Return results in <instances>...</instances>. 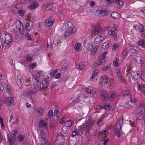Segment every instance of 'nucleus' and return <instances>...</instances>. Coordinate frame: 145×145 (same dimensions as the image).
Wrapping results in <instances>:
<instances>
[{
	"label": "nucleus",
	"instance_id": "f257e3e1",
	"mask_svg": "<svg viewBox=\"0 0 145 145\" xmlns=\"http://www.w3.org/2000/svg\"><path fill=\"white\" fill-rule=\"evenodd\" d=\"M2 46L4 49H6L8 47L12 41L11 36L9 34H6L5 36V39H2Z\"/></svg>",
	"mask_w": 145,
	"mask_h": 145
},
{
	"label": "nucleus",
	"instance_id": "f03ea898",
	"mask_svg": "<svg viewBox=\"0 0 145 145\" xmlns=\"http://www.w3.org/2000/svg\"><path fill=\"white\" fill-rule=\"evenodd\" d=\"M144 73V71H133L131 73V76L132 78L134 80H137L139 78L142 79Z\"/></svg>",
	"mask_w": 145,
	"mask_h": 145
},
{
	"label": "nucleus",
	"instance_id": "7ed1b4c3",
	"mask_svg": "<svg viewBox=\"0 0 145 145\" xmlns=\"http://www.w3.org/2000/svg\"><path fill=\"white\" fill-rule=\"evenodd\" d=\"M105 38V33L103 32H101L95 39L94 42L96 44H99L101 41L104 40Z\"/></svg>",
	"mask_w": 145,
	"mask_h": 145
},
{
	"label": "nucleus",
	"instance_id": "20e7f679",
	"mask_svg": "<svg viewBox=\"0 0 145 145\" xmlns=\"http://www.w3.org/2000/svg\"><path fill=\"white\" fill-rule=\"evenodd\" d=\"M50 80V78L48 76H46L45 78V84H43L42 82H40L39 86L41 88H42V90L47 88L49 85L48 82Z\"/></svg>",
	"mask_w": 145,
	"mask_h": 145
},
{
	"label": "nucleus",
	"instance_id": "39448f33",
	"mask_svg": "<svg viewBox=\"0 0 145 145\" xmlns=\"http://www.w3.org/2000/svg\"><path fill=\"white\" fill-rule=\"evenodd\" d=\"M93 124L91 117L89 116L86 119V124L84 125L86 127V129H91Z\"/></svg>",
	"mask_w": 145,
	"mask_h": 145
},
{
	"label": "nucleus",
	"instance_id": "423d86ee",
	"mask_svg": "<svg viewBox=\"0 0 145 145\" xmlns=\"http://www.w3.org/2000/svg\"><path fill=\"white\" fill-rule=\"evenodd\" d=\"M33 82L34 88L37 92L39 90L40 91L42 90V88H41L39 86L40 82L36 78H34L33 79Z\"/></svg>",
	"mask_w": 145,
	"mask_h": 145
},
{
	"label": "nucleus",
	"instance_id": "0eeeda50",
	"mask_svg": "<svg viewBox=\"0 0 145 145\" xmlns=\"http://www.w3.org/2000/svg\"><path fill=\"white\" fill-rule=\"evenodd\" d=\"M72 25V23L70 21H68L66 24H63L61 27V29L63 31L69 29Z\"/></svg>",
	"mask_w": 145,
	"mask_h": 145
},
{
	"label": "nucleus",
	"instance_id": "6e6552de",
	"mask_svg": "<svg viewBox=\"0 0 145 145\" xmlns=\"http://www.w3.org/2000/svg\"><path fill=\"white\" fill-rule=\"evenodd\" d=\"M8 140V142L10 144L9 145H12L14 143V140L16 139V137L12 136L10 134H8L7 136Z\"/></svg>",
	"mask_w": 145,
	"mask_h": 145
},
{
	"label": "nucleus",
	"instance_id": "1a4fd4ad",
	"mask_svg": "<svg viewBox=\"0 0 145 145\" xmlns=\"http://www.w3.org/2000/svg\"><path fill=\"white\" fill-rule=\"evenodd\" d=\"M54 21L52 19L48 18L45 20L44 22L45 26L46 27H49L53 25Z\"/></svg>",
	"mask_w": 145,
	"mask_h": 145
},
{
	"label": "nucleus",
	"instance_id": "9d476101",
	"mask_svg": "<svg viewBox=\"0 0 145 145\" xmlns=\"http://www.w3.org/2000/svg\"><path fill=\"white\" fill-rule=\"evenodd\" d=\"M38 132L39 134V137L40 140H41V139L42 140H45V136L44 132L43 130L39 129L38 130Z\"/></svg>",
	"mask_w": 145,
	"mask_h": 145
},
{
	"label": "nucleus",
	"instance_id": "9b49d317",
	"mask_svg": "<svg viewBox=\"0 0 145 145\" xmlns=\"http://www.w3.org/2000/svg\"><path fill=\"white\" fill-rule=\"evenodd\" d=\"M14 99L12 97H7L5 99V103L8 104V106H10L12 105L13 103Z\"/></svg>",
	"mask_w": 145,
	"mask_h": 145
},
{
	"label": "nucleus",
	"instance_id": "f8f14e48",
	"mask_svg": "<svg viewBox=\"0 0 145 145\" xmlns=\"http://www.w3.org/2000/svg\"><path fill=\"white\" fill-rule=\"evenodd\" d=\"M39 4L36 1H34L29 7L30 10H33L36 9L38 7Z\"/></svg>",
	"mask_w": 145,
	"mask_h": 145
},
{
	"label": "nucleus",
	"instance_id": "ddd939ff",
	"mask_svg": "<svg viewBox=\"0 0 145 145\" xmlns=\"http://www.w3.org/2000/svg\"><path fill=\"white\" fill-rule=\"evenodd\" d=\"M94 29L95 31V34H96L100 33L101 32V33L102 32L101 31L103 30V28L102 27L97 25L95 27Z\"/></svg>",
	"mask_w": 145,
	"mask_h": 145
},
{
	"label": "nucleus",
	"instance_id": "4468645a",
	"mask_svg": "<svg viewBox=\"0 0 145 145\" xmlns=\"http://www.w3.org/2000/svg\"><path fill=\"white\" fill-rule=\"evenodd\" d=\"M115 96V93L113 92H110L106 95V96L110 100H112L114 98Z\"/></svg>",
	"mask_w": 145,
	"mask_h": 145
},
{
	"label": "nucleus",
	"instance_id": "2eb2a0df",
	"mask_svg": "<svg viewBox=\"0 0 145 145\" xmlns=\"http://www.w3.org/2000/svg\"><path fill=\"white\" fill-rule=\"evenodd\" d=\"M111 43L108 42H104L102 44L101 48L102 49L105 50L108 48L110 46Z\"/></svg>",
	"mask_w": 145,
	"mask_h": 145
},
{
	"label": "nucleus",
	"instance_id": "dca6fc26",
	"mask_svg": "<svg viewBox=\"0 0 145 145\" xmlns=\"http://www.w3.org/2000/svg\"><path fill=\"white\" fill-rule=\"evenodd\" d=\"M101 98L103 100H104L106 98V91L105 90H101L100 91Z\"/></svg>",
	"mask_w": 145,
	"mask_h": 145
},
{
	"label": "nucleus",
	"instance_id": "f3484780",
	"mask_svg": "<svg viewBox=\"0 0 145 145\" xmlns=\"http://www.w3.org/2000/svg\"><path fill=\"white\" fill-rule=\"evenodd\" d=\"M53 3L52 2L48 4H46L45 5V9L48 10H51L53 7Z\"/></svg>",
	"mask_w": 145,
	"mask_h": 145
},
{
	"label": "nucleus",
	"instance_id": "a211bd4d",
	"mask_svg": "<svg viewBox=\"0 0 145 145\" xmlns=\"http://www.w3.org/2000/svg\"><path fill=\"white\" fill-rule=\"evenodd\" d=\"M39 123V127H43L45 129L47 128V125L45 121L42 120L40 121Z\"/></svg>",
	"mask_w": 145,
	"mask_h": 145
},
{
	"label": "nucleus",
	"instance_id": "6ab92c4d",
	"mask_svg": "<svg viewBox=\"0 0 145 145\" xmlns=\"http://www.w3.org/2000/svg\"><path fill=\"white\" fill-rule=\"evenodd\" d=\"M81 45L80 43H77L74 46V48L76 52H78L80 51L81 49Z\"/></svg>",
	"mask_w": 145,
	"mask_h": 145
},
{
	"label": "nucleus",
	"instance_id": "aec40b11",
	"mask_svg": "<svg viewBox=\"0 0 145 145\" xmlns=\"http://www.w3.org/2000/svg\"><path fill=\"white\" fill-rule=\"evenodd\" d=\"M36 112L37 114H39L38 116H40L43 115L44 111L42 108H39L36 110Z\"/></svg>",
	"mask_w": 145,
	"mask_h": 145
},
{
	"label": "nucleus",
	"instance_id": "412c9836",
	"mask_svg": "<svg viewBox=\"0 0 145 145\" xmlns=\"http://www.w3.org/2000/svg\"><path fill=\"white\" fill-rule=\"evenodd\" d=\"M144 113L143 110L141 109L140 112L138 114L137 116L139 120H141L144 117Z\"/></svg>",
	"mask_w": 145,
	"mask_h": 145
},
{
	"label": "nucleus",
	"instance_id": "4be33fe9",
	"mask_svg": "<svg viewBox=\"0 0 145 145\" xmlns=\"http://www.w3.org/2000/svg\"><path fill=\"white\" fill-rule=\"evenodd\" d=\"M84 128V129L86 130V128L84 125L81 126V127L79 129H78V134L80 135H81L83 133Z\"/></svg>",
	"mask_w": 145,
	"mask_h": 145
},
{
	"label": "nucleus",
	"instance_id": "5701e85b",
	"mask_svg": "<svg viewBox=\"0 0 145 145\" xmlns=\"http://www.w3.org/2000/svg\"><path fill=\"white\" fill-rule=\"evenodd\" d=\"M85 66V65L83 63H81L76 65V68L79 70H82L84 68Z\"/></svg>",
	"mask_w": 145,
	"mask_h": 145
},
{
	"label": "nucleus",
	"instance_id": "b1692460",
	"mask_svg": "<svg viewBox=\"0 0 145 145\" xmlns=\"http://www.w3.org/2000/svg\"><path fill=\"white\" fill-rule=\"evenodd\" d=\"M111 16L113 18L116 19H118L119 17V14L116 12H112L111 14Z\"/></svg>",
	"mask_w": 145,
	"mask_h": 145
},
{
	"label": "nucleus",
	"instance_id": "393cba45",
	"mask_svg": "<svg viewBox=\"0 0 145 145\" xmlns=\"http://www.w3.org/2000/svg\"><path fill=\"white\" fill-rule=\"evenodd\" d=\"M110 13V12L109 11H107L106 10H101L99 12V14H101V16H106Z\"/></svg>",
	"mask_w": 145,
	"mask_h": 145
},
{
	"label": "nucleus",
	"instance_id": "a878e982",
	"mask_svg": "<svg viewBox=\"0 0 145 145\" xmlns=\"http://www.w3.org/2000/svg\"><path fill=\"white\" fill-rule=\"evenodd\" d=\"M90 129H86V135L88 138L87 139L89 140L91 137V134L89 133V130Z\"/></svg>",
	"mask_w": 145,
	"mask_h": 145
},
{
	"label": "nucleus",
	"instance_id": "bb28decb",
	"mask_svg": "<svg viewBox=\"0 0 145 145\" xmlns=\"http://www.w3.org/2000/svg\"><path fill=\"white\" fill-rule=\"evenodd\" d=\"M108 33L110 35L114 37V39L115 40H117L118 39L117 37L116 36L115 33V31L111 30L108 32Z\"/></svg>",
	"mask_w": 145,
	"mask_h": 145
},
{
	"label": "nucleus",
	"instance_id": "cd10ccee",
	"mask_svg": "<svg viewBox=\"0 0 145 145\" xmlns=\"http://www.w3.org/2000/svg\"><path fill=\"white\" fill-rule=\"evenodd\" d=\"M102 78L103 83L104 84H106L108 82V79L106 76H104L101 77Z\"/></svg>",
	"mask_w": 145,
	"mask_h": 145
},
{
	"label": "nucleus",
	"instance_id": "c85d7f7f",
	"mask_svg": "<svg viewBox=\"0 0 145 145\" xmlns=\"http://www.w3.org/2000/svg\"><path fill=\"white\" fill-rule=\"evenodd\" d=\"M21 78L18 76H17V84L18 85V86L20 87V88H21L22 86V84H21V83H22V81L21 80Z\"/></svg>",
	"mask_w": 145,
	"mask_h": 145
},
{
	"label": "nucleus",
	"instance_id": "c756f323",
	"mask_svg": "<svg viewBox=\"0 0 145 145\" xmlns=\"http://www.w3.org/2000/svg\"><path fill=\"white\" fill-rule=\"evenodd\" d=\"M115 3L116 4L118 5H119V8H120L121 6V7L123 5L124 3L123 2L121 1L120 0H116Z\"/></svg>",
	"mask_w": 145,
	"mask_h": 145
},
{
	"label": "nucleus",
	"instance_id": "7c9ffc66",
	"mask_svg": "<svg viewBox=\"0 0 145 145\" xmlns=\"http://www.w3.org/2000/svg\"><path fill=\"white\" fill-rule=\"evenodd\" d=\"M24 137L23 136L21 135H19L18 136L17 140L19 142H20L22 141L24 139Z\"/></svg>",
	"mask_w": 145,
	"mask_h": 145
},
{
	"label": "nucleus",
	"instance_id": "2f4dec72",
	"mask_svg": "<svg viewBox=\"0 0 145 145\" xmlns=\"http://www.w3.org/2000/svg\"><path fill=\"white\" fill-rule=\"evenodd\" d=\"M65 123L67 125V127H70L72 125V122L71 120H68L65 121Z\"/></svg>",
	"mask_w": 145,
	"mask_h": 145
},
{
	"label": "nucleus",
	"instance_id": "473e14b6",
	"mask_svg": "<svg viewBox=\"0 0 145 145\" xmlns=\"http://www.w3.org/2000/svg\"><path fill=\"white\" fill-rule=\"evenodd\" d=\"M121 128V126L120 125V124H118L116 123L115 126V132L116 133V132L118 131L119 130V128L120 129Z\"/></svg>",
	"mask_w": 145,
	"mask_h": 145
},
{
	"label": "nucleus",
	"instance_id": "72a5a7b5",
	"mask_svg": "<svg viewBox=\"0 0 145 145\" xmlns=\"http://www.w3.org/2000/svg\"><path fill=\"white\" fill-rule=\"evenodd\" d=\"M144 43V41L143 39L139 40L137 42V45L138 46H142Z\"/></svg>",
	"mask_w": 145,
	"mask_h": 145
},
{
	"label": "nucleus",
	"instance_id": "f704fd0d",
	"mask_svg": "<svg viewBox=\"0 0 145 145\" xmlns=\"http://www.w3.org/2000/svg\"><path fill=\"white\" fill-rule=\"evenodd\" d=\"M111 106L110 105L108 104L105 105L103 106V108L105 109L106 110H110Z\"/></svg>",
	"mask_w": 145,
	"mask_h": 145
},
{
	"label": "nucleus",
	"instance_id": "c9c22d12",
	"mask_svg": "<svg viewBox=\"0 0 145 145\" xmlns=\"http://www.w3.org/2000/svg\"><path fill=\"white\" fill-rule=\"evenodd\" d=\"M20 2L24 4H28L33 0H20Z\"/></svg>",
	"mask_w": 145,
	"mask_h": 145
},
{
	"label": "nucleus",
	"instance_id": "e433bc0d",
	"mask_svg": "<svg viewBox=\"0 0 145 145\" xmlns=\"http://www.w3.org/2000/svg\"><path fill=\"white\" fill-rule=\"evenodd\" d=\"M139 88L140 89V90L143 93H145V87L142 86H140L139 85Z\"/></svg>",
	"mask_w": 145,
	"mask_h": 145
},
{
	"label": "nucleus",
	"instance_id": "4c0bfd02",
	"mask_svg": "<svg viewBox=\"0 0 145 145\" xmlns=\"http://www.w3.org/2000/svg\"><path fill=\"white\" fill-rule=\"evenodd\" d=\"M18 132V130L17 129H15L13 130L12 132V136H14V137H16V135L17 134Z\"/></svg>",
	"mask_w": 145,
	"mask_h": 145
},
{
	"label": "nucleus",
	"instance_id": "58836bf2",
	"mask_svg": "<svg viewBox=\"0 0 145 145\" xmlns=\"http://www.w3.org/2000/svg\"><path fill=\"white\" fill-rule=\"evenodd\" d=\"M122 95L123 96H125L126 95L128 96L129 94V92L128 91H122Z\"/></svg>",
	"mask_w": 145,
	"mask_h": 145
},
{
	"label": "nucleus",
	"instance_id": "ea45409f",
	"mask_svg": "<svg viewBox=\"0 0 145 145\" xmlns=\"http://www.w3.org/2000/svg\"><path fill=\"white\" fill-rule=\"evenodd\" d=\"M144 29H145L144 28L143 25L142 24H140L138 27V29L139 32L142 31Z\"/></svg>",
	"mask_w": 145,
	"mask_h": 145
},
{
	"label": "nucleus",
	"instance_id": "a19ab883",
	"mask_svg": "<svg viewBox=\"0 0 145 145\" xmlns=\"http://www.w3.org/2000/svg\"><path fill=\"white\" fill-rule=\"evenodd\" d=\"M77 134H78V131L76 129H75L74 131L72 133V137H73Z\"/></svg>",
	"mask_w": 145,
	"mask_h": 145
},
{
	"label": "nucleus",
	"instance_id": "79ce46f5",
	"mask_svg": "<svg viewBox=\"0 0 145 145\" xmlns=\"http://www.w3.org/2000/svg\"><path fill=\"white\" fill-rule=\"evenodd\" d=\"M99 71L98 69L95 70L93 72V73L92 74V76H93V77L97 76L99 73Z\"/></svg>",
	"mask_w": 145,
	"mask_h": 145
},
{
	"label": "nucleus",
	"instance_id": "37998d69",
	"mask_svg": "<svg viewBox=\"0 0 145 145\" xmlns=\"http://www.w3.org/2000/svg\"><path fill=\"white\" fill-rule=\"evenodd\" d=\"M108 140H109V139H108V138L104 139H103V140L102 142V143L104 145H107V144L108 142Z\"/></svg>",
	"mask_w": 145,
	"mask_h": 145
},
{
	"label": "nucleus",
	"instance_id": "c03bdc74",
	"mask_svg": "<svg viewBox=\"0 0 145 145\" xmlns=\"http://www.w3.org/2000/svg\"><path fill=\"white\" fill-rule=\"evenodd\" d=\"M98 46L97 45H95L94 46L92 47V52H96V51L98 49Z\"/></svg>",
	"mask_w": 145,
	"mask_h": 145
},
{
	"label": "nucleus",
	"instance_id": "a18cd8bd",
	"mask_svg": "<svg viewBox=\"0 0 145 145\" xmlns=\"http://www.w3.org/2000/svg\"><path fill=\"white\" fill-rule=\"evenodd\" d=\"M30 26L29 24L28 23H27L25 24V29L27 31H29L30 29V28L29 27Z\"/></svg>",
	"mask_w": 145,
	"mask_h": 145
},
{
	"label": "nucleus",
	"instance_id": "49530a36",
	"mask_svg": "<svg viewBox=\"0 0 145 145\" xmlns=\"http://www.w3.org/2000/svg\"><path fill=\"white\" fill-rule=\"evenodd\" d=\"M58 136H61L62 137H65L66 136V134L64 132H61L58 134Z\"/></svg>",
	"mask_w": 145,
	"mask_h": 145
},
{
	"label": "nucleus",
	"instance_id": "de8ad7c7",
	"mask_svg": "<svg viewBox=\"0 0 145 145\" xmlns=\"http://www.w3.org/2000/svg\"><path fill=\"white\" fill-rule=\"evenodd\" d=\"M70 35H71V34L70 33V31H68L65 32V33L64 36L66 38L68 37Z\"/></svg>",
	"mask_w": 145,
	"mask_h": 145
},
{
	"label": "nucleus",
	"instance_id": "09e8293b",
	"mask_svg": "<svg viewBox=\"0 0 145 145\" xmlns=\"http://www.w3.org/2000/svg\"><path fill=\"white\" fill-rule=\"evenodd\" d=\"M42 142L41 143H40L39 145H48V144L47 142L45 140H42Z\"/></svg>",
	"mask_w": 145,
	"mask_h": 145
},
{
	"label": "nucleus",
	"instance_id": "8fccbe9b",
	"mask_svg": "<svg viewBox=\"0 0 145 145\" xmlns=\"http://www.w3.org/2000/svg\"><path fill=\"white\" fill-rule=\"evenodd\" d=\"M26 39L28 40H31V38L29 34L28 33H26L25 35Z\"/></svg>",
	"mask_w": 145,
	"mask_h": 145
},
{
	"label": "nucleus",
	"instance_id": "3c124183",
	"mask_svg": "<svg viewBox=\"0 0 145 145\" xmlns=\"http://www.w3.org/2000/svg\"><path fill=\"white\" fill-rule=\"evenodd\" d=\"M105 62V61L104 60H99V61H98V62H97V64L99 65H101V64H102L103 63H104Z\"/></svg>",
	"mask_w": 145,
	"mask_h": 145
},
{
	"label": "nucleus",
	"instance_id": "603ef678",
	"mask_svg": "<svg viewBox=\"0 0 145 145\" xmlns=\"http://www.w3.org/2000/svg\"><path fill=\"white\" fill-rule=\"evenodd\" d=\"M76 31V28H73L72 29L71 31H70V33L71 35H72Z\"/></svg>",
	"mask_w": 145,
	"mask_h": 145
},
{
	"label": "nucleus",
	"instance_id": "864d4df0",
	"mask_svg": "<svg viewBox=\"0 0 145 145\" xmlns=\"http://www.w3.org/2000/svg\"><path fill=\"white\" fill-rule=\"evenodd\" d=\"M36 66V65L35 63H33L29 66V68L31 69H32L34 68Z\"/></svg>",
	"mask_w": 145,
	"mask_h": 145
},
{
	"label": "nucleus",
	"instance_id": "5fc2aeb1",
	"mask_svg": "<svg viewBox=\"0 0 145 145\" xmlns=\"http://www.w3.org/2000/svg\"><path fill=\"white\" fill-rule=\"evenodd\" d=\"M105 56H104L103 55H101L99 57V59L100 60H104L106 61V60L105 59Z\"/></svg>",
	"mask_w": 145,
	"mask_h": 145
},
{
	"label": "nucleus",
	"instance_id": "6e6d98bb",
	"mask_svg": "<svg viewBox=\"0 0 145 145\" xmlns=\"http://www.w3.org/2000/svg\"><path fill=\"white\" fill-rule=\"evenodd\" d=\"M53 112L52 110H50L49 111L48 113V116L50 118H51V116H52Z\"/></svg>",
	"mask_w": 145,
	"mask_h": 145
},
{
	"label": "nucleus",
	"instance_id": "4d7b16f0",
	"mask_svg": "<svg viewBox=\"0 0 145 145\" xmlns=\"http://www.w3.org/2000/svg\"><path fill=\"white\" fill-rule=\"evenodd\" d=\"M141 33V35L143 37H145V29L142 30V31L140 32V33Z\"/></svg>",
	"mask_w": 145,
	"mask_h": 145
},
{
	"label": "nucleus",
	"instance_id": "13d9d810",
	"mask_svg": "<svg viewBox=\"0 0 145 145\" xmlns=\"http://www.w3.org/2000/svg\"><path fill=\"white\" fill-rule=\"evenodd\" d=\"M57 72V70H54L52 72H51L50 73V75L51 76H53L54 74L56 73Z\"/></svg>",
	"mask_w": 145,
	"mask_h": 145
},
{
	"label": "nucleus",
	"instance_id": "bf43d9fd",
	"mask_svg": "<svg viewBox=\"0 0 145 145\" xmlns=\"http://www.w3.org/2000/svg\"><path fill=\"white\" fill-rule=\"evenodd\" d=\"M118 46V45L117 44H114L113 48H112V50H113L115 51L116 49L117 48Z\"/></svg>",
	"mask_w": 145,
	"mask_h": 145
},
{
	"label": "nucleus",
	"instance_id": "052dcab7",
	"mask_svg": "<svg viewBox=\"0 0 145 145\" xmlns=\"http://www.w3.org/2000/svg\"><path fill=\"white\" fill-rule=\"evenodd\" d=\"M117 136L118 137H120V136H121L122 134V133L120 131V130H119L118 131H117L116 132V133H117Z\"/></svg>",
	"mask_w": 145,
	"mask_h": 145
},
{
	"label": "nucleus",
	"instance_id": "680f3d73",
	"mask_svg": "<svg viewBox=\"0 0 145 145\" xmlns=\"http://www.w3.org/2000/svg\"><path fill=\"white\" fill-rule=\"evenodd\" d=\"M107 133V132L106 130H103L100 131L99 133V134H106Z\"/></svg>",
	"mask_w": 145,
	"mask_h": 145
},
{
	"label": "nucleus",
	"instance_id": "e2e57ef3",
	"mask_svg": "<svg viewBox=\"0 0 145 145\" xmlns=\"http://www.w3.org/2000/svg\"><path fill=\"white\" fill-rule=\"evenodd\" d=\"M103 118V117H101L100 118H99L97 122V123L98 124H99L100 122L102 121V120Z\"/></svg>",
	"mask_w": 145,
	"mask_h": 145
},
{
	"label": "nucleus",
	"instance_id": "0e129e2a",
	"mask_svg": "<svg viewBox=\"0 0 145 145\" xmlns=\"http://www.w3.org/2000/svg\"><path fill=\"white\" fill-rule=\"evenodd\" d=\"M140 108L144 109L145 108V104L143 103H141L140 104Z\"/></svg>",
	"mask_w": 145,
	"mask_h": 145
},
{
	"label": "nucleus",
	"instance_id": "69168bd1",
	"mask_svg": "<svg viewBox=\"0 0 145 145\" xmlns=\"http://www.w3.org/2000/svg\"><path fill=\"white\" fill-rule=\"evenodd\" d=\"M18 13L20 16H22L24 15V13L23 11H22V10H21L18 11Z\"/></svg>",
	"mask_w": 145,
	"mask_h": 145
},
{
	"label": "nucleus",
	"instance_id": "338daca9",
	"mask_svg": "<svg viewBox=\"0 0 145 145\" xmlns=\"http://www.w3.org/2000/svg\"><path fill=\"white\" fill-rule=\"evenodd\" d=\"M119 123L118 124H120V125L121 126V125H122L123 124V118L122 117L119 120Z\"/></svg>",
	"mask_w": 145,
	"mask_h": 145
},
{
	"label": "nucleus",
	"instance_id": "774afa93",
	"mask_svg": "<svg viewBox=\"0 0 145 145\" xmlns=\"http://www.w3.org/2000/svg\"><path fill=\"white\" fill-rule=\"evenodd\" d=\"M56 85V84L55 82H53L52 83L50 86V88L52 89L54 88Z\"/></svg>",
	"mask_w": 145,
	"mask_h": 145
}]
</instances>
